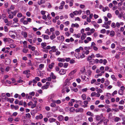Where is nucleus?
Returning a JSON list of instances; mask_svg holds the SVG:
<instances>
[{
    "mask_svg": "<svg viewBox=\"0 0 125 125\" xmlns=\"http://www.w3.org/2000/svg\"><path fill=\"white\" fill-rule=\"evenodd\" d=\"M41 47L42 48H44L46 46V43L45 42H42L41 44Z\"/></svg>",
    "mask_w": 125,
    "mask_h": 125,
    "instance_id": "ddd939ff",
    "label": "nucleus"
},
{
    "mask_svg": "<svg viewBox=\"0 0 125 125\" xmlns=\"http://www.w3.org/2000/svg\"><path fill=\"white\" fill-rule=\"evenodd\" d=\"M86 114L88 115L91 116H94V114L90 111L87 112L86 113Z\"/></svg>",
    "mask_w": 125,
    "mask_h": 125,
    "instance_id": "f8f14e48",
    "label": "nucleus"
},
{
    "mask_svg": "<svg viewBox=\"0 0 125 125\" xmlns=\"http://www.w3.org/2000/svg\"><path fill=\"white\" fill-rule=\"evenodd\" d=\"M118 93L120 95H122L123 94V90L122 89L119 90L118 91Z\"/></svg>",
    "mask_w": 125,
    "mask_h": 125,
    "instance_id": "dca6fc26",
    "label": "nucleus"
},
{
    "mask_svg": "<svg viewBox=\"0 0 125 125\" xmlns=\"http://www.w3.org/2000/svg\"><path fill=\"white\" fill-rule=\"evenodd\" d=\"M84 53H82V55L80 57V58H83L85 56L84 55Z\"/></svg>",
    "mask_w": 125,
    "mask_h": 125,
    "instance_id": "0e129e2a",
    "label": "nucleus"
},
{
    "mask_svg": "<svg viewBox=\"0 0 125 125\" xmlns=\"http://www.w3.org/2000/svg\"><path fill=\"white\" fill-rule=\"evenodd\" d=\"M23 102L22 100L20 101H19V105H22Z\"/></svg>",
    "mask_w": 125,
    "mask_h": 125,
    "instance_id": "3c124183",
    "label": "nucleus"
},
{
    "mask_svg": "<svg viewBox=\"0 0 125 125\" xmlns=\"http://www.w3.org/2000/svg\"><path fill=\"white\" fill-rule=\"evenodd\" d=\"M43 38L45 39H49V37L47 35H43Z\"/></svg>",
    "mask_w": 125,
    "mask_h": 125,
    "instance_id": "4c0bfd02",
    "label": "nucleus"
},
{
    "mask_svg": "<svg viewBox=\"0 0 125 125\" xmlns=\"http://www.w3.org/2000/svg\"><path fill=\"white\" fill-rule=\"evenodd\" d=\"M124 101L123 100H121L119 102V104H124Z\"/></svg>",
    "mask_w": 125,
    "mask_h": 125,
    "instance_id": "864d4df0",
    "label": "nucleus"
},
{
    "mask_svg": "<svg viewBox=\"0 0 125 125\" xmlns=\"http://www.w3.org/2000/svg\"><path fill=\"white\" fill-rule=\"evenodd\" d=\"M49 87V86H47L46 85L42 86V89H47Z\"/></svg>",
    "mask_w": 125,
    "mask_h": 125,
    "instance_id": "a878e982",
    "label": "nucleus"
},
{
    "mask_svg": "<svg viewBox=\"0 0 125 125\" xmlns=\"http://www.w3.org/2000/svg\"><path fill=\"white\" fill-rule=\"evenodd\" d=\"M13 21L15 22H16L18 21V19L17 18H15L13 19Z\"/></svg>",
    "mask_w": 125,
    "mask_h": 125,
    "instance_id": "680f3d73",
    "label": "nucleus"
},
{
    "mask_svg": "<svg viewBox=\"0 0 125 125\" xmlns=\"http://www.w3.org/2000/svg\"><path fill=\"white\" fill-rule=\"evenodd\" d=\"M18 12V10H15L13 12H12V14L13 16H15L16 15V13Z\"/></svg>",
    "mask_w": 125,
    "mask_h": 125,
    "instance_id": "bb28decb",
    "label": "nucleus"
},
{
    "mask_svg": "<svg viewBox=\"0 0 125 125\" xmlns=\"http://www.w3.org/2000/svg\"><path fill=\"white\" fill-rule=\"evenodd\" d=\"M56 37V36L53 33L52 35H51L50 37V38L51 40H53L55 39Z\"/></svg>",
    "mask_w": 125,
    "mask_h": 125,
    "instance_id": "f3484780",
    "label": "nucleus"
},
{
    "mask_svg": "<svg viewBox=\"0 0 125 125\" xmlns=\"http://www.w3.org/2000/svg\"><path fill=\"white\" fill-rule=\"evenodd\" d=\"M58 119L59 121H61L63 119V117L62 115H60L58 117Z\"/></svg>",
    "mask_w": 125,
    "mask_h": 125,
    "instance_id": "aec40b11",
    "label": "nucleus"
},
{
    "mask_svg": "<svg viewBox=\"0 0 125 125\" xmlns=\"http://www.w3.org/2000/svg\"><path fill=\"white\" fill-rule=\"evenodd\" d=\"M50 76L52 77V79H55L56 78V77L54 74L52 72L51 73Z\"/></svg>",
    "mask_w": 125,
    "mask_h": 125,
    "instance_id": "9b49d317",
    "label": "nucleus"
},
{
    "mask_svg": "<svg viewBox=\"0 0 125 125\" xmlns=\"http://www.w3.org/2000/svg\"><path fill=\"white\" fill-rule=\"evenodd\" d=\"M71 80L70 79L69 80L68 79H66L65 82L64 84L65 85L69 86L70 84V83L69 82V80Z\"/></svg>",
    "mask_w": 125,
    "mask_h": 125,
    "instance_id": "20e7f679",
    "label": "nucleus"
},
{
    "mask_svg": "<svg viewBox=\"0 0 125 125\" xmlns=\"http://www.w3.org/2000/svg\"><path fill=\"white\" fill-rule=\"evenodd\" d=\"M66 72V71L63 69H61L59 71V73L61 75H63L65 74Z\"/></svg>",
    "mask_w": 125,
    "mask_h": 125,
    "instance_id": "423d86ee",
    "label": "nucleus"
},
{
    "mask_svg": "<svg viewBox=\"0 0 125 125\" xmlns=\"http://www.w3.org/2000/svg\"><path fill=\"white\" fill-rule=\"evenodd\" d=\"M8 100L10 101V103H12L14 101V99L13 98H9L8 99Z\"/></svg>",
    "mask_w": 125,
    "mask_h": 125,
    "instance_id": "e433bc0d",
    "label": "nucleus"
},
{
    "mask_svg": "<svg viewBox=\"0 0 125 125\" xmlns=\"http://www.w3.org/2000/svg\"><path fill=\"white\" fill-rule=\"evenodd\" d=\"M110 82L107 80H106L105 81V84L107 86L109 84Z\"/></svg>",
    "mask_w": 125,
    "mask_h": 125,
    "instance_id": "2f4dec72",
    "label": "nucleus"
},
{
    "mask_svg": "<svg viewBox=\"0 0 125 125\" xmlns=\"http://www.w3.org/2000/svg\"><path fill=\"white\" fill-rule=\"evenodd\" d=\"M73 13L74 15H76L78 14L79 12L77 10H75L73 12Z\"/></svg>",
    "mask_w": 125,
    "mask_h": 125,
    "instance_id": "49530a36",
    "label": "nucleus"
},
{
    "mask_svg": "<svg viewBox=\"0 0 125 125\" xmlns=\"http://www.w3.org/2000/svg\"><path fill=\"white\" fill-rule=\"evenodd\" d=\"M32 100H33V101H34L35 103H37V99L35 97L33 98L32 99Z\"/></svg>",
    "mask_w": 125,
    "mask_h": 125,
    "instance_id": "58836bf2",
    "label": "nucleus"
},
{
    "mask_svg": "<svg viewBox=\"0 0 125 125\" xmlns=\"http://www.w3.org/2000/svg\"><path fill=\"white\" fill-rule=\"evenodd\" d=\"M107 17L108 18H111L112 17V15L110 13H108L107 14Z\"/></svg>",
    "mask_w": 125,
    "mask_h": 125,
    "instance_id": "052dcab7",
    "label": "nucleus"
},
{
    "mask_svg": "<svg viewBox=\"0 0 125 125\" xmlns=\"http://www.w3.org/2000/svg\"><path fill=\"white\" fill-rule=\"evenodd\" d=\"M82 97L83 100H85L86 98V96L85 94H83L82 96Z\"/></svg>",
    "mask_w": 125,
    "mask_h": 125,
    "instance_id": "37998d69",
    "label": "nucleus"
},
{
    "mask_svg": "<svg viewBox=\"0 0 125 125\" xmlns=\"http://www.w3.org/2000/svg\"><path fill=\"white\" fill-rule=\"evenodd\" d=\"M56 106V105L55 103H53L51 104V106L52 107H55Z\"/></svg>",
    "mask_w": 125,
    "mask_h": 125,
    "instance_id": "69168bd1",
    "label": "nucleus"
},
{
    "mask_svg": "<svg viewBox=\"0 0 125 125\" xmlns=\"http://www.w3.org/2000/svg\"><path fill=\"white\" fill-rule=\"evenodd\" d=\"M83 109L82 108H78L75 109V112L76 113H82L83 112Z\"/></svg>",
    "mask_w": 125,
    "mask_h": 125,
    "instance_id": "f257e3e1",
    "label": "nucleus"
},
{
    "mask_svg": "<svg viewBox=\"0 0 125 125\" xmlns=\"http://www.w3.org/2000/svg\"><path fill=\"white\" fill-rule=\"evenodd\" d=\"M45 2V0H41L40 3H38V4L40 5L42 3H44Z\"/></svg>",
    "mask_w": 125,
    "mask_h": 125,
    "instance_id": "b1692460",
    "label": "nucleus"
},
{
    "mask_svg": "<svg viewBox=\"0 0 125 125\" xmlns=\"http://www.w3.org/2000/svg\"><path fill=\"white\" fill-rule=\"evenodd\" d=\"M36 104L35 103L34 104H32L31 105V107L32 108H33L34 107H35L36 106Z\"/></svg>",
    "mask_w": 125,
    "mask_h": 125,
    "instance_id": "6e6d98bb",
    "label": "nucleus"
},
{
    "mask_svg": "<svg viewBox=\"0 0 125 125\" xmlns=\"http://www.w3.org/2000/svg\"><path fill=\"white\" fill-rule=\"evenodd\" d=\"M30 72V71L29 70L25 71L23 72V73L24 74H28V73Z\"/></svg>",
    "mask_w": 125,
    "mask_h": 125,
    "instance_id": "c03bdc74",
    "label": "nucleus"
},
{
    "mask_svg": "<svg viewBox=\"0 0 125 125\" xmlns=\"http://www.w3.org/2000/svg\"><path fill=\"white\" fill-rule=\"evenodd\" d=\"M43 116L42 114H40L39 115L36 116L35 117V118L37 120L41 119L43 118Z\"/></svg>",
    "mask_w": 125,
    "mask_h": 125,
    "instance_id": "39448f33",
    "label": "nucleus"
},
{
    "mask_svg": "<svg viewBox=\"0 0 125 125\" xmlns=\"http://www.w3.org/2000/svg\"><path fill=\"white\" fill-rule=\"evenodd\" d=\"M120 120V118L118 117H116L115 118L114 121L115 122H117Z\"/></svg>",
    "mask_w": 125,
    "mask_h": 125,
    "instance_id": "6ab92c4d",
    "label": "nucleus"
},
{
    "mask_svg": "<svg viewBox=\"0 0 125 125\" xmlns=\"http://www.w3.org/2000/svg\"><path fill=\"white\" fill-rule=\"evenodd\" d=\"M111 21H109L107 22H105V25H110Z\"/></svg>",
    "mask_w": 125,
    "mask_h": 125,
    "instance_id": "603ef678",
    "label": "nucleus"
},
{
    "mask_svg": "<svg viewBox=\"0 0 125 125\" xmlns=\"http://www.w3.org/2000/svg\"><path fill=\"white\" fill-rule=\"evenodd\" d=\"M22 16V14L21 13H19L17 15L18 17L20 18Z\"/></svg>",
    "mask_w": 125,
    "mask_h": 125,
    "instance_id": "79ce46f5",
    "label": "nucleus"
},
{
    "mask_svg": "<svg viewBox=\"0 0 125 125\" xmlns=\"http://www.w3.org/2000/svg\"><path fill=\"white\" fill-rule=\"evenodd\" d=\"M56 47L54 46H53L51 47L52 49L51 50L53 52H56V51L57 49H56Z\"/></svg>",
    "mask_w": 125,
    "mask_h": 125,
    "instance_id": "6e6552de",
    "label": "nucleus"
},
{
    "mask_svg": "<svg viewBox=\"0 0 125 125\" xmlns=\"http://www.w3.org/2000/svg\"><path fill=\"white\" fill-rule=\"evenodd\" d=\"M14 17V16L11 14H9L8 16V18L10 19H12Z\"/></svg>",
    "mask_w": 125,
    "mask_h": 125,
    "instance_id": "ea45409f",
    "label": "nucleus"
},
{
    "mask_svg": "<svg viewBox=\"0 0 125 125\" xmlns=\"http://www.w3.org/2000/svg\"><path fill=\"white\" fill-rule=\"evenodd\" d=\"M23 52L25 53H26L28 51V50L27 49L23 48L22 50Z\"/></svg>",
    "mask_w": 125,
    "mask_h": 125,
    "instance_id": "72a5a7b5",
    "label": "nucleus"
},
{
    "mask_svg": "<svg viewBox=\"0 0 125 125\" xmlns=\"http://www.w3.org/2000/svg\"><path fill=\"white\" fill-rule=\"evenodd\" d=\"M86 37V33H84L82 34V35L81 36V39L82 40H84Z\"/></svg>",
    "mask_w": 125,
    "mask_h": 125,
    "instance_id": "0eeeda50",
    "label": "nucleus"
},
{
    "mask_svg": "<svg viewBox=\"0 0 125 125\" xmlns=\"http://www.w3.org/2000/svg\"><path fill=\"white\" fill-rule=\"evenodd\" d=\"M95 56L96 57H100L102 58L103 57V56H102L100 55L99 53L96 54L95 55Z\"/></svg>",
    "mask_w": 125,
    "mask_h": 125,
    "instance_id": "a19ab883",
    "label": "nucleus"
},
{
    "mask_svg": "<svg viewBox=\"0 0 125 125\" xmlns=\"http://www.w3.org/2000/svg\"><path fill=\"white\" fill-rule=\"evenodd\" d=\"M76 70H74L72 71L69 74V75L71 76L73 74L76 72Z\"/></svg>",
    "mask_w": 125,
    "mask_h": 125,
    "instance_id": "4be33fe9",
    "label": "nucleus"
},
{
    "mask_svg": "<svg viewBox=\"0 0 125 125\" xmlns=\"http://www.w3.org/2000/svg\"><path fill=\"white\" fill-rule=\"evenodd\" d=\"M49 120L50 123H52L55 122L56 119L53 118H51L49 119Z\"/></svg>",
    "mask_w": 125,
    "mask_h": 125,
    "instance_id": "2eb2a0df",
    "label": "nucleus"
},
{
    "mask_svg": "<svg viewBox=\"0 0 125 125\" xmlns=\"http://www.w3.org/2000/svg\"><path fill=\"white\" fill-rule=\"evenodd\" d=\"M105 29H103L101 31V33H104L105 32Z\"/></svg>",
    "mask_w": 125,
    "mask_h": 125,
    "instance_id": "774afa93",
    "label": "nucleus"
},
{
    "mask_svg": "<svg viewBox=\"0 0 125 125\" xmlns=\"http://www.w3.org/2000/svg\"><path fill=\"white\" fill-rule=\"evenodd\" d=\"M9 39V38H4L3 39V40L5 42H8Z\"/></svg>",
    "mask_w": 125,
    "mask_h": 125,
    "instance_id": "7c9ffc66",
    "label": "nucleus"
},
{
    "mask_svg": "<svg viewBox=\"0 0 125 125\" xmlns=\"http://www.w3.org/2000/svg\"><path fill=\"white\" fill-rule=\"evenodd\" d=\"M75 110V109L73 107H71L70 108V111L71 112H73Z\"/></svg>",
    "mask_w": 125,
    "mask_h": 125,
    "instance_id": "c85d7f7f",
    "label": "nucleus"
},
{
    "mask_svg": "<svg viewBox=\"0 0 125 125\" xmlns=\"http://www.w3.org/2000/svg\"><path fill=\"white\" fill-rule=\"evenodd\" d=\"M58 60L59 62H64L65 61V59L64 58H58Z\"/></svg>",
    "mask_w": 125,
    "mask_h": 125,
    "instance_id": "a211bd4d",
    "label": "nucleus"
},
{
    "mask_svg": "<svg viewBox=\"0 0 125 125\" xmlns=\"http://www.w3.org/2000/svg\"><path fill=\"white\" fill-rule=\"evenodd\" d=\"M68 63H65L64 64L63 67L64 68H66L68 66Z\"/></svg>",
    "mask_w": 125,
    "mask_h": 125,
    "instance_id": "13d9d810",
    "label": "nucleus"
},
{
    "mask_svg": "<svg viewBox=\"0 0 125 125\" xmlns=\"http://www.w3.org/2000/svg\"><path fill=\"white\" fill-rule=\"evenodd\" d=\"M55 33L56 36H57L59 35L60 34V33L59 31H55Z\"/></svg>",
    "mask_w": 125,
    "mask_h": 125,
    "instance_id": "de8ad7c7",
    "label": "nucleus"
},
{
    "mask_svg": "<svg viewBox=\"0 0 125 125\" xmlns=\"http://www.w3.org/2000/svg\"><path fill=\"white\" fill-rule=\"evenodd\" d=\"M75 51L76 52H78L77 54L76 53L74 54L75 56L77 58V56H76V55H78L79 54V52L80 51V49L79 48L76 49L75 50Z\"/></svg>",
    "mask_w": 125,
    "mask_h": 125,
    "instance_id": "1a4fd4ad",
    "label": "nucleus"
},
{
    "mask_svg": "<svg viewBox=\"0 0 125 125\" xmlns=\"http://www.w3.org/2000/svg\"><path fill=\"white\" fill-rule=\"evenodd\" d=\"M109 10V8L108 7H106L104 8H103V11L104 12L106 10Z\"/></svg>",
    "mask_w": 125,
    "mask_h": 125,
    "instance_id": "f704fd0d",
    "label": "nucleus"
},
{
    "mask_svg": "<svg viewBox=\"0 0 125 125\" xmlns=\"http://www.w3.org/2000/svg\"><path fill=\"white\" fill-rule=\"evenodd\" d=\"M101 118V116L98 115H97L96 117V119L97 121H99Z\"/></svg>",
    "mask_w": 125,
    "mask_h": 125,
    "instance_id": "393cba45",
    "label": "nucleus"
},
{
    "mask_svg": "<svg viewBox=\"0 0 125 125\" xmlns=\"http://www.w3.org/2000/svg\"><path fill=\"white\" fill-rule=\"evenodd\" d=\"M65 3L64 1H62L61 3V5L59 7V9L62 10L63 8V6L64 5Z\"/></svg>",
    "mask_w": 125,
    "mask_h": 125,
    "instance_id": "f03ea898",
    "label": "nucleus"
},
{
    "mask_svg": "<svg viewBox=\"0 0 125 125\" xmlns=\"http://www.w3.org/2000/svg\"><path fill=\"white\" fill-rule=\"evenodd\" d=\"M11 62V61L10 59L9 58H7L6 59L5 61V64L7 65L10 64Z\"/></svg>",
    "mask_w": 125,
    "mask_h": 125,
    "instance_id": "7ed1b4c3",
    "label": "nucleus"
},
{
    "mask_svg": "<svg viewBox=\"0 0 125 125\" xmlns=\"http://www.w3.org/2000/svg\"><path fill=\"white\" fill-rule=\"evenodd\" d=\"M35 94V93L34 92H30L29 94V95L32 96H34V95Z\"/></svg>",
    "mask_w": 125,
    "mask_h": 125,
    "instance_id": "a18cd8bd",
    "label": "nucleus"
},
{
    "mask_svg": "<svg viewBox=\"0 0 125 125\" xmlns=\"http://www.w3.org/2000/svg\"><path fill=\"white\" fill-rule=\"evenodd\" d=\"M44 66V64H41L39 65V68L40 69H41L42 68H43Z\"/></svg>",
    "mask_w": 125,
    "mask_h": 125,
    "instance_id": "473e14b6",
    "label": "nucleus"
},
{
    "mask_svg": "<svg viewBox=\"0 0 125 125\" xmlns=\"http://www.w3.org/2000/svg\"><path fill=\"white\" fill-rule=\"evenodd\" d=\"M111 26L113 28H115V23L113 22L111 24Z\"/></svg>",
    "mask_w": 125,
    "mask_h": 125,
    "instance_id": "8fccbe9b",
    "label": "nucleus"
},
{
    "mask_svg": "<svg viewBox=\"0 0 125 125\" xmlns=\"http://www.w3.org/2000/svg\"><path fill=\"white\" fill-rule=\"evenodd\" d=\"M124 107L122 106H118V108L120 110H122L123 109Z\"/></svg>",
    "mask_w": 125,
    "mask_h": 125,
    "instance_id": "4d7b16f0",
    "label": "nucleus"
},
{
    "mask_svg": "<svg viewBox=\"0 0 125 125\" xmlns=\"http://www.w3.org/2000/svg\"><path fill=\"white\" fill-rule=\"evenodd\" d=\"M4 30L5 32H7L8 30L7 27L5 26L4 27Z\"/></svg>",
    "mask_w": 125,
    "mask_h": 125,
    "instance_id": "e2e57ef3",
    "label": "nucleus"
},
{
    "mask_svg": "<svg viewBox=\"0 0 125 125\" xmlns=\"http://www.w3.org/2000/svg\"><path fill=\"white\" fill-rule=\"evenodd\" d=\"M22 34L25 38H26L27 36V33L26 32H23L22 33Z\"/></svg>",
    "mask_w": 125,
    "mask_h": 125,
    "instance_id": "c756f323",
    "label": "nucleus"
},
{
    "mask_svg": "<svg viewBox=\"0 0 125 125\" xmlns=\"http://www.w3.org/2000/svg\"><path fill=\"white\" fill-rule=\"evenodd\" d=\"M79 25L77 23H75V24H74L73 23L72 24L71 27H79Z\"/></svg>",
    "mask_w": 125,
    "mask_h": 125,
    "instance_id": "4468645a",
    "label": "nucleus"
},
{
    "mask_svg": "<svg viewBox=\"0 0 125 125\" xmlns=\"http://www.w3.org/2000/svg\"><path fill=\"white\" fill-rule=\"evenodd\" d=\"M54 64V63H52L51 64H50L48 66L49 68L51 69L53 67V65Z\"/></svg>",
    "mask_w": 125,
    "mask_h": 125,
    "instance_id": "09e8293b",
    "label": "nucleus"
},
{
    "mask_svg": "<svg viewBox=\"0 0 125 125\" xmlns=\"http://www.w3.org/2000/svg\"><path fill=\"white\" fill-rule=\"evenodd\" d=\"M115 34V32L113 31H111L110 32V35L111 36L113 37L114 36Z\"/></svg>",
    "mask_w": 125,
    "mask_h": 125,
    "instance_id": "9d476101",
    "label": "nucleus"
},
{
    "mask_svg": "<svg viewBox=\"0 0 125 125\" xmlns=\"http://www.w3.org/2000/svg\"><path fill=\"white\" fill-rule=\"evenodd\" d=\"M42 51L46 53H47L48 52V50L47 49V48H44L42 49Z\"/></svg>",
    "mask_w": 125,
    "mask_h": 125,
    "instance_id": "cd10ccee",
    "label": "nucleus"
},
{
    "mask_svg": "<svg viewBox=\"0 0 125 125\" xmlns=\"http://www.w3.org/2000/svg\"><path fill=\"white\" fill-rule=\"evenodd\" d=\"M88 120L90 122H92L93 121V119L92 117H90L88 118Z\"/></svg>",
    "mask_w": 125,
    "mask_h": 125,
    "instance_id": "338daca9",
    "label": "nucleus"
},
{
    "mask_svg": "<svg viewBox=\"0 0 125 125\" xmlns=\"http://www.w3.org/2000/svg\"><path fill=\"white\" fill-rule=\"evenodd\" d=\"M109 121V120L107 119H105L104 120V125H107V122Z\"/></svg>",
    "mask_w": 125,
    "mask_h": 125,
    "instance_id": "412c9836",
    "label": "nucleus"
},
{
    "mask_svg": "<svg viewBox=\"0 0 125 125\" xmlns=\"http://www.w3.org/2000/svg\"><path fill=\"white\" fill-rule=\"evenodd\" d=\"M111 77L113 80L115 81H116V79L115 77V76L114 75H111Z\"/></svg>",
    "mask_w": 125,
    "mask_h": 125,
    "instance_id": "5701e85b",
    "label": "nucleus"
},
{
    "mask_svg": "<svg viewBox=\"0 0 125 125\" xmlns=\"http://www.w3.org/2000/svg\"><path fill=\"white\" fill-rule=\"evenodd\" d=\"M26 116L27 118H30L31 117V116L29 113H28L26 114Z\"/></svg>",
    "mask_w": 125,
    "mask_h": 125,
    "instance_id": "c9c22d12",
    "label": "nucleus"
},
{
    "mask_svg": "<svg viewBox=\"0 0 125 125\" xmlns=\"http://www.w3.org/2000/svg\"><path fill=\"white\" fill-rule=\"evenodd\" d=\"M59 66L60 67H62L63 66V64L62 62H59L58 64Z\"/></svg>",
    "mask_w": 125,
    "mask_h": 125,
    "instance_id": "5fc2aeb1",
    "label": "nucleus"
},
{
    "mask_svg": "<svg viewBox=\"0 0 125 125\" xmlns=\"http://www.w3.org/2000/svg\"><path fill=\"white\" fill-rule=\"evenodd\" d=\"M97 91L98 92V93H101L103 92L102 90L100 88L98 89V90H97Z\"/></svg>",
    "mask_w": 125,
    "mask_h": 125,
    "instance_id": "bf43d9fd",
    "label": "nucleus"
}]
</instances>
